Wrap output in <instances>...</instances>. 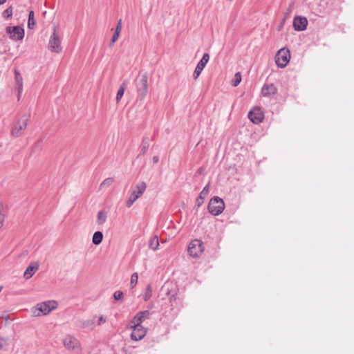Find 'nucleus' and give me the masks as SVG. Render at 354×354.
<instances>
[{"instance_id":"obj_1","label":"nucleus","mask_w":354,"mask_h":354,"mask_svg":"<svg viewBox=\"0 0 354 354\" xmlns=\"http://www.w3.org/2000/svg\"><path fill=\"white\" fill-rule=\"evenodd\" d=\"M57 307L58 303L56 300L49 299L37 303L31 308L30 312L33 316L39 317L49 315Z\"/></svg>"},{"instance_id":"obj_2","label":"nucleus","mask_w":354,"mask_h":354,"mask_svg":"<svg viewBox=\"0 0 354 354\" xmlns=\"http://www.w3.org/2000/svg\"><path fill=\"white\" fill-rule=\"evenodd\" d=\"M147 185L145 182L138 183L131 190L125 201V206L130 208L133 203L145 193Z\"/></svg>"},{"instance_id":"obj_3","label":"nucleus","mask_w":354,"mask_h":354,"mask_svg":"<svg viewBox=\"0 0 354 354\" xmlns=\"http://www.w3.org/2000/svg\"><path fill=\"white\" fill-rule=\"evenodd\" d=\"M47 48L53 53L60 54L63 51L61 38L55 29L49 37Z\"/></svg>"},{"instance_id":"obj_4","label":"nucleus","mask_w":354,"mask_h":354,"mask_svg":"<svg viewBox=\"0 0 354 354\" xmlns=\"http://www.w3.org/2000/svg\"><path fill=\"white\" fill-rule=\"evenodd\" d=\"M5 30L8 38L12 41H21L25 37V30L21 26H8Z\"/></svg>"},{"instance_id":"obj_5","label":"nucleus","mask_w":354,"mask_h":354,"mask_svg":"<svg viewBox=\"0 0 354 354\" xmlns=\"http://www.w3.org/2000/svg\"><path fill=\"white\" fill-rule=\"evenodd\" d=\"M225 207L223 200L218 196H214L209 200L207 209L211 214L218 216L224 211Z\"/></svg>"},{"instance_id":"obj_6","label":"nucleus","mask_w":354,"mask_h":354,"mask_svg":"<svg viewBox=\"0 0 354 354\" xmlns=\"http://www.w3.org/2000/svg\"><path fill=\"white\" fill-rule=\"evenodd\" d=\"M291 53L288 48H282L275 55V63L279 68H285L289 63Z\"/></svg>"},{"instance_id":"obj_7","label":"nucleus","mask_w":354,"mask_h":354,"mask_svg":"<svg viewBox=\"0 0 354 354\" xmlns=\"http://www.w3.org/2000/svg\"><path fill=\"white\" fill-rule=\"evenodd\" d=\"M29 119L27 116H23L19 118L12 125L11 134L14 137H19L23 135L26 131Z\"/></svg>"},{"instance_id":"obj_8","label":"nucleus","mask_w":354,"mask_h":354,"mask_svg":"<svg viewBox=\"0 0 354 354\" xmlns=\"http://www.w3.org/2000/svg\"><path fill=\"white\" fill-rule=\"evenodd\" d=\"M187 251L192 257L198 258L203 254L204 247L201 241L194 240L189 243Z\"/></svg>"},{"instance_id":"obj_9","label":"nucleus","mask_w":354,"mask_h":354,"mask_svg":"<svg viewBox=\"0 0 354 354\" xmlns=\"http://www.w3.org/2000/svg\"><path fill=\"white\" fill-rule=\"evenodd\" d=\"M250 120L255 124L261 123L264 119V113L259 106L252 107L248 114Z\"/></svg>"},{"instance_id":"obj_10","label":"nucleus","mask_w":354,"mask_h":354,"mask_svg":"<svg viewBox=\"0 0 354 354\" xmlns=\"http://www.w3.org/2000/svg\"><path fill=\"white\" fill-rule=\"evenodd\" d=\"M209 59L210 56L209 53H205L203 55L201 59L199 60L193 71L192 75L194 80H197L201 75L203 71L204 70L206 65L209 62Z\"/></svg>"},{"instance_id":"obj_11","label":"nucleus","mask_w":354,"mask_h":354,"mask_svg":"<svg viewBox=\"0 0 354 354\" xmlns=\"http://www.w3.org/2000/svg\"><path fill=\"white\" fill-rule=\"evenodd\" d=\"M130 328L132 329L131 337L135 341L142 339L147 333V330L141 324H130Z\"/></svg>"},{"instance_id":"obj_12","label":"nucleus","mask_w":354,"mask_h":354,"mask_svg":"<svg viewBox=\"0 0 354 354\" xmlns=\"http://www.w3.org/2000/svg\"><path fill=\"white\" fill-rule=\"evenodd\" d=\"M137 93L139 96L145 97L148 93V77L146 74L140 77L137 85Z\"/></svg>"},{"instance_id":"obj_13","label":"nucleus","mask_w":354,"mask_h":354,"mask_svg":"<svg viewBox=\"0 0 354 354\" xmlns=\"http://www.w3.org/2000/svg\"><path fill=\"white\" fill-rule=\"evenodd\" d=\"M308 19L303 16H295L293 18L292 25L295 30L304 31L306 29L308 26Z\"/></svg>"},{"instance_id":"obj_14","label":"nucleus","mask_w":354,"mask_h":354,"mask_svg":"<svg viewBox=\"0 0 354 354\" xmlns=\"http://www.w3.org/2000/svg\"><path fill=\"white\" fill-rule=\"evenodd\" d=\"M63 344L69 350H75L80 348L79 341L73 336H66L63 340Z\"/></svg>"},{"instance_id":"obj_15","label":"nucleus","mask_w":354,"mask_h":354,"mask_svg":"<svg viewBox=\"0 0 354 354\" xmlns=\"http://www.w3.org/2000/svg\"><path fill=\"white\" fill-rule=\"evenodd\" d=\"M108 321V316L104 313H98L93 315L90 322L93 326H100L105 324Z\"/></svg>"},{"instance_id":"obj_16","label":"nucleus","mask_w":354,"mask_h":354,"mask_svg":"<svg viewBox=\"0 0 354 354\" xmlns=\"http://www.w3.org/2000/svg\"><path fill=\"white\" fill-rule=\"evenodd\" d=\"M14 75L15 87L17 90L18 95H20L24 89V78L20 71L17 69L14 70Z\"/></svg>"},{"instance_id":"obj_17","label":"nucleus","mask_w":354,"mask_h":354,"mask_svg":"<svg viewBox=\"0 0 354 354\" xmlns=\"http://www.w3.org/2000/svg\"><path fill=\"white\" fill-rule=\"evenodd\" d=\"M277 88L274 84H265L261 89V93L263 97H270L277 93Z\"/></svg>"},{"instance_id":"obj_18","label":"nucleus","mask_w":354,"mask_h":354,"mask_svg":"<svg viewBox=\"0 0 354 354\" xmlns=\"http://www.w3.org/2000/svg\"><path fill=\"white\" fill-rule=\"evenodd\" d=\"M39 268V264L37 262L31 263L25 270L24 272V277L26 279L32 278Z\"/></svg>"},{"instance_id":"obj_19","label":"nucleus","mask_w":354,"mask_h":354,"mask_svg":"<svg viewBox=\"0 0 354 354\" xmlns=\"http://www.w3.org/2000/svg\"><path fill=\"white\" fill-rule=\"evenodd\" d=\"M8 216V208L7 206L0 205V232L2 231L6 225V221Z\"/></svg>"},{"instance_id":"obj_20","label":"nucleus","mask_w":354,"mask_h":354,"mask_svg":"<svg viewBox=\"0 0 354 354\" xmlns=\"http://www.w3.org/2000/svg\"><path fill=\"white\" fill-rule=\"evenodd\" d=\"M149 312L148 310L138 313L133 318L130 324H141L142 322L148 317Z\"/></svg>"},{"instance_id":"obj_21","label":"nucleus","mask_w":354,"mask_h":354,"mask_svg":"<svg viewBox=\"0 0 354 354\" xmlns=\"http://www.w3.org/2000/svg\"><path fill=\"white\" fill-rule=\"evenodd\" d=\"M209 193V185L205 186L201 192L198 198L196 199V205L200 207L204 202L205 196Z\"/></svg>"},{"instance_id":"obj_22","label":"nucleus","mask_w":354,"mask_h":354,"mask_svg":"<svg viewBox=\"0 0 354 354\" xmlns=\"http://www.w3.org/2000/svg\"><path fill=\"white\" fill-rule=\"evenodd\" d=\"M121 30H122V22L120 20L118 22V24H117V26H116L115 29L114 34H113V35L112 37V39H111V45L115 44V42L118 39V38L120 37V32H121Z\"/></svg>"},{"instance_id":"obj_23","label":"nucleus","mask_w":354,"mask_h":354,"mask_svg":"<svg viewBox=\"0 0 354 354\" xmlns=\"http://www.w3.org/2000/svg\"><path fill=\"white\" fill-rule=\"evenodd\" d=\"M103 237L104 236L102 232L96 231L93 234L92 243L95 245H98L102 242Z\"/></svg>"},{"instance_id":"obj_24","label":"nucleus","mask_w":354,"mask_h":354,"mask_svg":"<svg viewBox=\"0 0 354 354\" xmlns=\"http://www.w3.org/2000/svg\"><path fill=\"white\" fill-rule=\"evenodd\" d=\"M107 213L104 211H100L97 214V223L98 225H103L107 221Z\"/></svg>"},{"instance_id":"obj_25","label":"nucleus","mask_w":354,"mask_h":354,"mask_svg":"<svg viewBox=\"0 0 354 354\" xmlns=\"http://www.w3.org/2000/svg\"><path fill=\"white\" fill-rule=\"evenodd\" d=\"M36 21L35 19V14L32 10H30L28 14V28L29 29H33L35 26Z\"/></svg>"},{"instance_id":"obj_26","label":"nucleus","mask_w":354,"mask_h":354,"mask_svg":"<svg viewBox=\"0 0 354 354\" xmlns=\"http://www.w3.org/2000/svg\"><path fill=\"white\" fill-rule=\"evenodd\" d=\"M149 248L153 250H157L159 248V241L156 236H153L149 243Z\"/></svg>"},{"instance_id":"obj_27","label":"nucleus","mask_w":354,"mask_h":354,"mask_svg":"<svg viewBox=\"0 0 354 354\" xmlns=\"http://www.w3.org/2000/svg\"><path fill=\"white\" fill-rule=\"evenodd\" d=\"M152 296V290L151 286H147L142 294V298L145 301H148Z\"/></svg>"},{"instance_id":"obj_28","label":"nucleus","mask_w":354,"mask_h":354,"mask_svg":"<svg viewBox=\"0 0 354 354\" xmlns=\"http://www.w3.org/2000/svg\"><path fill=\"white\" fill-rule=\"evenodd\" d=\"M138 282V274L137 272H133L131 275V279H130L131 288H132V289L134 288L137 286Z\"/></svg>"},{"instance_id":"obj_29","label":"nucleus","mask_w":354,"mask_h":354,"mask_svg":"<svg viewBox=\"0 0 354 354\" xmlns=\"http://www.w3.org/2000/svg\"><path fill=\"white\" fill-rule=\"evenodd\" d=\"M125 91V87L124 85H121L117 92L116 94V101L117 102H120L121 99L122 98Z\"/></svg>"},{"instance_id":"obj_30","label":"nucleus","mask_w":354,"mask_h":354,"mask_svg":"<svg viewBox=\"0 0 354 354\" xmlns=\"http://www.w3.org/2000/svg\"><path fill=\"white\" fill-rule=\"evenodd\" d=\"M13 15V10L12 7H8L7 9H6L3 13V17L6 19H11Z\"/></svg>"},{"instance_id":"obj_31","label":"nucleus","mask_w":354,"mask_h":354,"mask_svg":"<svg viewBox=\"0 0 354 354\" xmlns=\"http://www.w3.org/2000/svg\"><path fill=\"white\" fill-rule=\"evenodd\" d=\"M241 80H242V78H241V73H239V72L236 73L234 75V79L232 81V84L236 87L241 83Z\"/></svg>"},{"instance_id":"obj_32","label":"nucleus","mask_w":354,"mask_h":354,"mask_svg":"<svg viewBox=\"0 0 354 354\" xmlns=\"http://www.w3.org/2000/svg\"><path fill=\"white\" fill-rule=\"evenodd\" d=\"M113 298L115 300H120L122 301L124 298V294L123 292L121 290H117L113 294Z\"/></svg>"},{"instance_id":"obj_33","label":"nucleus","mask_w":354,"mask_h":354,"mask_svg":"<svg viewBox=\"0 0 354 354\" xmlns=\"http://www.w3.org/2000/svg\"><path fill=\"white\" fill-rule=\"evenodd\" d=\"M112 179L111 178H106L105 179L100 185V187H104L105 185H110L111 183H112Z\"/></svg>"},{"instance_id":"obj_34","label":"nucleus","mask_w":354,"mask_h":354,"mask_svg":"<svg viewBox=\"0 0 354 354\" xmlns=\"http://www.w3.org/2000/svg\"><path fill=\"white\" fill-rule=\"evenodd\" d=\"M6 339H0V350L2 349L6 346Z\"/></svg>"},{"instance_id":"obj_35","label":"nucleus","mask_w":354,"mask_h":354,"mask_svg":"<svg viewBox=\"0 0 354 354\" xmlns=\"http://www.w3.org/2000/svg\"><path fill=\"white\" fill-rule=\"evenodd\" d=\"M6 2V0H0V5H2Z\"/></svg>"},{"instance_id":"obj_36","label":"nucleus","mask_w":354,"mask_h":354,"mask_svg":"<svg viewBox=\"0 0 354 354\" xmlns=\"http://www.w3.org/2000/svg\"><path fill=\"white\" fill-rule=\"evenodd\" d=\"M1 289H2V288H1V287H0V292L1 291Z\"/></svg>"}]
</instances>
